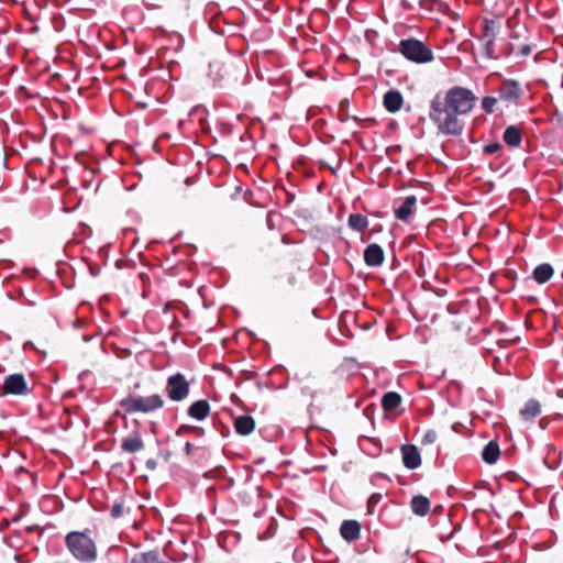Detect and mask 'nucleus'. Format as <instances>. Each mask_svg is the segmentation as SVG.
Masks as SVG:
<instances>
[{
  "instance_id": "obj_36",
  "label": "nucleus",
  "mask_w": 563,
  "mask_h": 563,
  "mask_svg": "<svg viewBox=\"0 0 563 563\" xmlns=\"http://www.w3.org/2000/svg\"><path fill=\"white\" fill-rule=\"evenodd\" d=\"M380 500V495L379 494H374L369 497L368 501H367V509H368V512L372 514L373 511V508L375 507V505Z\"/></svg>"
},
{
  "instance_id": "obj_31",
  "label": "nucleus",
  "mask_w": 563,
  "mask_h": 563,
  "mask_svg": "<svg viewBox=\"0 0 563 563\" xmlns=\"http://www.w3.org/2000/svg\"><path fill=\"white\" fill-rule=\"evenodd\" d=\"M192 431H199L200 434L205 433V430L201 427L189 426V424H181L177 429L176 434L177 435H181V434H185V433H192Z\"/></svg>"
},
{
  "instance_id": "obj_9",
  "label": "nucleus",
  "mask_w": 563,
  "mask_h": 563,
  "mask_svg": "<svg viewBox=\"0 0 563 563\" xmlns=\"http://www.w3.org/2000/svg\"><path fill=\"white\" fill-rule=\"evenodd\" d=\"M402 463L409 470H416L421 465V456L418 448L413 444H404L400 449Z\"/></svg>"
},
{
  "instance_id": "obj_12",
  "label": "nucleus",
  "mask_w": 563,
  "mask_h": 563,
  "mask_svg": "<svg viewBox=\"0 0 563 563\" xmlns=\"http://www.w3.org/2000/svg\"><path fill=\"white\" fill-rule=\"evenodd\" d=\"M383 104L388 112L395 113L401 109L404 97L398 90H388L384 95Z\"/></svg>"
},
{
  "instance_id": "obj_19",
  "label": "nucleus",
  "mask_w": 563,
  "mask_h": 563,
  "mask_svg": "<svg viewBox=\"0 0 563 563\" xmlns=\"http://www.w3.org/2000/svg\"><path fill=\"white\" fill-rule=\"evenodd\" d=\"M500 24L495 19H485L482 23V40H495Z\"/></svg>"
},
{
  "instance_id": "obj_37",
  "label": "nucleus",
  "mask_w": 563,
  "mask_h": 563,
  "mask_svg": "<svg viewBox=\"0 0 563 563\" xmlns=\"http://www.w3.org/2000/svg\"><path fill=\"white\" fill-rule=\"evenodd\" d=\"M417 0H413V1H410V0H400V5L406 9V10H415L416 9V5Z\"/></svg>"
},
{
  "instance_id": "obj_23",
  "label": "nucleus",
  "mask_w": 563,
  "mask_h": 563,
  "mask_svg": "<svg viewBox=\"0 0 563 563\" xmlns=\"http://www.w3.org/2000/svg\"><path fill=\"white\" fill-rule=\"evenodd\" d=\"M401 396L396 391H388L382 397V407L385 411H393L401 404Z\"/></svg>"
},
{
  "instance_id": "obj_33",
  "label": "nucleus",
  "mask_w": 563,
  "mask_h": 563,
  "mask_svg": "<svg viewBox=\"0 0 563 563\" xmlns=\"http://www.w3.org/2000/svg\"><path fill=\"white\" fill-rule=\"evenodd\" d=\"M527 33H528V31L526 30V27L521 26V27L515 29L510 33V38L514 40V41H517V40H520V38H523V40L527 41L528 40Z\"/></svg>"
},
{
  "instance_id": "obj_15",
  "label": "nucleus",
  "mask_w": 563,
  "mask_h": 563,
  "mask_svg": "<svg viewBox=\"0 0 563 563\" xmlns=\"http://www.w3.org/2000/svg\"><path fill=\"white\" fill-rule=\"evenodd\" d=\"M255 420L253 417L243 415L234 419L235 432L240 435L246 437L255 430Z\"/></svg>"
},
{
  "instance_id": "obj_7",
  "label": "nucleus",
  "mask_w": 563,
  "mask_h": 563,
  "mask_svg": "<svg viewBox=\"0 0 563 563\" xmlns=\"http://www.w3.org/2000/svg\"><path fill=\"white\" fill-rule=\"evenodd\" d=\"M31 389L27 387L26 379L23 374H10L4 377L2 383V394L22 396L27 395Z\"/></svg>"
},
{
  "instance_id": "obj_26",
  "label": "nucleus",
  "mask_w": 563,
  "mask_h": 563,
  "mask_svg": "<svg viewBox=\"0 0 563 563\" xmlns=\"http://www.w3.org/2000/svg\"><path fill=\"white\" fill-rule=\"evenodd\" d=\"M531 51H532L531 44L526 41L525 43H522L520 45L515 44V43H509L508 48L504 52V54L506 56H508L512 53H517V54H520L521 56H528L531 54Z\"/></svg>"
},
{
  "instance_id": "obj_43",
  "label": "nucleus",
  "mask_w": 563,
  "mask_h": 563,
  "mask_svg": "<svg viewBox=\"0 0 563 563\" xmlns=\"http://www.w3.org/2000/svg\"><path fill=\"white\" fill-rule=\"evenodd\" d=\"M218 85H219L220 87H224V85L221 82V79H218Z\"/></svg>"
},
{
  "instance_id": "obj_32",
  "label": "nucleus",
  "mask_w": 563,
  "mask_h": 563,
  "mask_svg": "<svg viewBox=\"0 0 563 563\" xmlns=\"http://www.w3.org/2000/svg\"><path fill=\"white\" fill-rule=\"evenodd\" d=\"M438 439V434L434 430H428L421 439L422 445L433 444Z\"/></svg>"
},
{
  "instance_id": "obj_40",
  "label": "nucleus",
  "mask_w": 563,
  "mask_h": 563,
  "mask_svg": "<svg viewBox=\"0 0 563 563\" xmlns=\"http://www.w3.org/2000/svg\"><path fill=\"white\" fill-rule=\"evenodd\" d=\"M339 119L342 122H345L349 120V114H347L346 110L340 111Z\"/></svg>"
},
{
  "instance_id": "obj_38",
  "label": "nucleus",
  "mask_w": 563,
  "mask_h": 563,
  "mask_svg": "<svg viewBox=\"0 0 563 563\" xmlns=\"http://www.w3.org/2000/svg\"><path fill=\"white\" fill-rule=\"evenodd\" d=\"M145 465H146V468H147V470L154 471V470H156V467H157V461H156V460H154V459H148V460L146 461Z\"/></svg>"
},
{
  "instance_id": "obj_42",
  "label": "nucleus",
  "mask_w": 563,
  "mask_h": 563,
  "mask_svg": "<svg viewBox=\"0 0 563 563\" xmlns=\"http://www.w3.org/2000/svg\"><path fill=\"white\" fill-rule=\"evenodd\" d=\"M185 183H186V185L189 186L191 184L190 178H186Z\"/></svg>"
},
{
  "instance_id": "obj_16",
  "label": "nucleus",
  "mask_w": 563,
  "mask_h": 563,
  "mask_svg": "<svg viewBox=\"0 0 563 563\" xmlns=\"http://www.w3.org/2000/svg\"><path fill=\"white\" fill-rule=\"evenodd\" d=\"M417 203L416 196H408L402 201L401 206L395 209V216L398 220L407 222L413 213V207Z\"/></svg>"
},
{
  "instance_id": "obj_45",
  "label": "nucleus",
  "mask_w": 563,
  "mask_h": 563,
  "mask_svg": "<svg viewBox=\"0 0 563 563\" xmlns=\"http://www.w3.org/2000/svg\"><path fill=\"white\" fill-rule=\"evenodd\" d=\"M541 428H544V421L543 419H540Z\"/></svg>"
},
{
  "instance_id": "obj_3",
  "label": "nucleus",
  "mask_w": 563,
  "mask_h": 563,
  "mask_svg": "<svg viewBox=\"0 0 563 563\" xmlns=\"http://www.w3.org/2000/svg\"><path fill=\"white\" fill-rule=\"evenodd\" d=\"M398 52L416 64H427L434 59L432 49L422 41L413 37L404 38L398 44Z\"/></svg>"
},
{
  "instance_id": "obj_21",
  "label": "nucleus",
  "mask_w": 563,
  "mask_h": 563,
  "mask_svg": "<svg viewBox=\"0 0 563 563\" xmlns=\"http://www.w3.org/2000/svg\"><path fill=\"white\" fill-rule=\"evenodd\" d=\"M499 455H500V450H499V445L496 441L488 442L482 452V459L487 464L496 463Z\"/></svg>"
},
{
  "instance_id": "obj_44",
  "label": "nucleus",
  "mask_w": 563,
  "mask_h": 563,
  "mask_svg": "<svg viewBox=\"0 0 563 563\" xmlns=\"http://www.w3.org/2000/svg\"><path fill=\"white\" fill-rule=\"evenodd\" d=\"M541 428H544V421L543 419H540Z\"/></svg>"
},
{
  "instance_id": "obj_30",
  "label": "nucleus",
  "mask_w": 563,
  "mask_h": 563,
  "mask_svg": "<svg viewBox=\"0 0 563 563\" xmlns=\"http://www.w3.org/2000/svg\"><path fill=\"white\" fill-rule=\"evenodd\" d=\"M124 512V503L123 500L115 501L110 509V516L112 519L120 518Z\"/></svg>"
},
{
  "instance_id": "obj_28",
  "label": "nucleus",
  "mask_w": 563,
  "mask_h": 563,
  "mask_svg": "<svg viewBox=\"0 0 563 563\" xmlns=\"http://www.w3.org/2000/svg\"><path fill=\"white\" fill-rule=\"evenodd\" d=\"M185 453L187 456L205 457L206 449L201 446H194L190 442L185 443Z\"/></svg>"
},
{
  "instance_id": "obj_34",
  "label": "nucleus",
  "mask_w": 563,
  "mask_h": 563,
  "mask_svg": "<svg viewBox=\"0 0 563 563\" xmlns=\"http://www.w3.org/2000/svg\"><path fill=\"white\" fill-rule=\"evenodd\" d=\"M499 331L506 334L504 339L498 341L499 345H501V342H509V343H512V344L519 342V336H514L512 338L510 334H508L504 324L499 325Z\"/></svg>"
},
{
  "instance_id": "obj_1",
  "label": "nucleus",
  "mask_w": 563,
  "mask_h": 563,
  "mask_svg": "<svg viewBox=\"0 0 563 563\" xmlns=\"http://www.w3.org/2000/svg\"><path fill=\"white\" fill-rule=\"evenodd\" d=\"M476 101L475 93L463 86H452L444 91H438L429 106V119L438 134L461 136L466 125L465 118L473 111Z\"/></svg>"
},
{
  "instance_id": "obj_27",
  "label": "nucleus",
  "mask_w": 563,
  "mask_h": 563,
  "mask_svg": "<svg viewBox=\"0 0 563 563\" xmlns=\"http://www.w3.org/2000/svg\"><path fill=\"white\" fill-rule=\"evenodd\" d=\"M483 54L488 59H498L499 55L495 53V40H484Z\"/></svg>"
},
{
  "instance_id": "obj_29",
  "label": "nucleus",
  "mask_w": 563,
  "mask_h": 563,
  "mask_svg": "<svg viewBox=\"0 0 563 563\" xmlns=\"http://www.w3.org/2000/svg\"><path fill=\"white\" fill-rule=\"evenodd\" d=\"M498 100H499L498 98L493 97V96L484 97L482 99V109L486 113H493L495 111V106L497 104Z\"/></svg>"
},
{
  "instance_id": "obj_25",
  "label": "nucleus",
  "mask_w": 563,
  "mask_h": 563,
  "mask_svg": "<svg viewBox=\"0 0 563 563\" xmlns=\"http://www.w3.org/2000/svg\"><path fill=\"white\" fill-rule=\"evenodd\" d=\"M349 227L357 232H364L368 225V220L361 213H351L347 219Z\"/></svg>"
},
{
  "instance_id": "obj_14",
  "label": "nucleus",
  "mask_w": 563,
  "mask_h": 563,
  "mask_svg": "<svg viewBox=\"0 0 563 563\" xmlns=\"http://www.w3.org/2000/svg\"><path fill=\"white\" fill-rule=\"evenodd\" d=\"M210 410L211 408L209 401L206 399H200L189 406L187 413L191 418L203 420L209 416Z\"/></svg>"
},
{
  "instance_id": "obj_6",
  "label": "nucleus",
  "mask_w": 563,
  "mask_h": 563,
  "mask_svg": "<svg viewBox=\"0 0 563 563\" xmlns=\"http://www.w3.org/2000/svg\"><path fill=\"white\" fill-rule=\"evenodd\" d=\"M523 96V88L518 80L505 79L498 88V99L506 104H517Z\"/></svg>"
},
{
  "instance_id": "obj_13",
  "label": "nucleus",
  "mask_w": 563,
  "mask_h": 563,
  "mask_svg": "<svg viewBox=\"0 0 563 563\" xmlns=\"http://www.w3.org/2000/svg\"><path fill=\"white\" fill-rule=\"evenodd\" d=\"M340 533L347 542L355 541L360 538L361 525L356 520H344L341 525Z\"/></svg>"
},
{
  "instance_id": "obj_41",
  "label": "nucleus",
  "mask_w": 563,
  "mask_h": 563,
  "mask_svg": "<svg viewBox=\"0 0 563 563\" xmlns=\"http://www.w3.org/2000/svg\"><path fill=\"white\" fill-rule=\"evenodd\" d=\"M347 107V101L346 100H342L340 102V111H343L345 110V108Z\"/></svg>"
},
{
  "instance_id": "obj_5",
  "label": "nucleus",
  "mask_w": 563,
  "mask_h": 563,
  "mask_svg": "<svg viewBox=\"0 0 563 563\" xmlns=\"http://www.w3.org/2000/svg\"><path fill=\"white\" fill-rule=\"evenodd\" d=\"M189 383L181 373H176L168 377L166 384V394L175 402L183 401L189 395Z\"/></svg>"
},
{
  "instance_id": "obj_17",
  "label": "nucleus",
  "mask_w": 563,
  "mask_h": 563,
  "mask_svg": "<svg viewBox=\"0 0 563 563\" xmlns=\"http://www.w3.org/2000/svg\"><path fill=\"white\" fill-rule=\"evenodd\" d=\"M504 142L511 147H518L520 146L522 142V131L517 125H509L506 128L504 135H503Z\"/></svg>"
},
{
  "instance_id": "obj_2",
  "label": "nucleus",
  "mask_w": 563,
  "mask_h": 563,
  "mask_svg": "<svg viewBox=\"0 0 563 563\" xmlns=\"http://www.w3.org/2000/svg\"><path fill=\"white\" fill-rule=\"evenodd\" d=\"M65 543L74 558L82 563L95 562L98 558L95 541L85 532L71 531L67 533Z\"/></svg>"
},
{
  "instance_id": "obj_24",
  "label": "nucleus",
  "mask_w": 563,
  "mask_h": 563,
  "mask_svg": "<svg viewBox=\"0 0 563 563\" xmlns=\"http://www.w3.org/2000/svg\"><path fill=\"white\" fill-rule=\"evenodd\" d=\"M131 563H167L165 561H162L159 558V553L156 550L147 551V552H141L135 554Z\"/></svg>"
},
{
  "instance_id": "obj_39",
  "label": "nucleus",
  "mask_w": 563,
  "mask_h": 563,
  "mask_svg": "<svg viewBox=\"0 0 563 563\" xmlns=\"http://www.w3.org/2000/svg\"><path fill=\"white\" fill-rule=\"evenodd\" d=\"M287 282H288V285L294 286L297 283V278L292 273H289L288 277H287Z\"/></svg>"
},
{
  "instance_id": "obj_46",
  "label": "nucleus",
  "mask_w": 563,
  "mask_h": 563,
  "mask_svg": "<svg viewBox=\"0 0 563 563\" xmlns=\"http://www.w3.org/2000/svg\"><path fill=\"white\" fill-rule=\"evenodd\" d=\"M541 428H544V421L543 419H540Z\"/></svg>"
},
{
  "instance_id": "obj_4",
  "label": "nucleus",
  "mask_w": 563,
  "mask_h": 563,
  "mask_svg": "<svg viewBox=\"0 0 563 563\" xmlns=\"http://www.w3.org/2000/svg\"><path fill=\"white\" fill-rule=\"evenodd\" d=\"M165 405L164 399L161 395L155 394L147 397L129 395L120 401L121 408L126 413H148L158 409H162Z\"/></svg>"
},
{
  "instance_id": "obj_22",
  "label": "nucleus",
  "mask_w": 563,
  "mask_h": 563,
  "mask_svg": "<svg viewBox=\"0 0 563 563\" xmlns=\"http://www.w3.org/2000/svg\"><path fill=\"white\" fill-rule=\"evenodd\" d=\"M541 412V405L536 399H530L526 402L525 407L520 410V416L523 420L530 421Z\"/></svg>"
},
{
  "instance_id": "obj_47",
  "label": "nucleus",
  "mask_w": 563,
  "mask_h": 563,
  "mask_svg": "<svg viewBox=\"0 0 563 563\" xmlns=\"http://www.w3.org/2000/svg\"><path fill=\"white\" fill-rule=\"evenodd\" d=\"M192 433H195V434H197V435H201V434L199 433V431H192Z\"/></svg>"
},
{
  "instance_id": "obj_10",
  "label": "nucleus",
  "mask_w": 563,
  "mask_h": 563,
  "mask_svg": "<svg viewBox=\"0 0 563 563\" xmlns=\"http://www.w3.org/2000/svg\"><path fill=\"white\" fill-rule=\"evenodd\" d=\"M385 260V254L380 245L373 243L369 244L364 251V262L367 266L378 267L382 266Z\"/></svg>"
},
{
  "instance_id": "obj_11",
  "label": "nucleus",
  "mask_w": 563,
  "mask_h": 563,
  "mask_svg": "<svg viewBox=\"0 0 563 563\" xmlns=\"http://www.w3.org/2000/svg\"><path fill=\"white\" fill-rule=\"evenodd\" d=\"M417 5L420 9V13H432V12H442V13H453L449 5L442 0H417Z\"/></svg>"
},
{
  "instance_id": "obj_8",
  "label": "nucleus",
  "mask_w": 563,
  "mask_h": 563,
  "mask_svg": "<svg viewBox=\"0 0 563 563\" xmlns=\"http://www.w3.org/2000/svg\"><path fill=\"white\" fill-rule=\"evenodd\" d=\"M145 446L142 434L139 430H134L124 437L121 441V450L129 454H135Z\"/></svg>"
},
{
  "instance_id": "obj_20",
  "label": "nucleus",
  "mask_w": 563,
  "mask_h": 563,
  "mask_svg": "<svg viewBox=\"0 0 563 563\" xmlns=\"http://www.w3.org/2000/svg\"><path fill=\"white\" fill-rule=\"evenodd\" d=\"M554 274L553 267L548 264H540L533 269V278L539 284L549 282Z\"/></svg>"
},
{
  "instance_id": "obj_18",
  "label": "nucleus",
  "mask_w": 563,
  "mask_h": 563,
  "mask_svg": "<svg viewBox=\"0 0 563 563\" xmlns=\"http://www.w3.org/2000/svg\"><path fill=\"white\" fill-rule=\"evenodd\" d=\"M410 507L415 515L423 517L430 511L431 503L428 497L417 495L412 497Z\"/></svg>"
},
{
  "instance_id": "obj_35",
  "label": "nucleus",
  "mask_w": 563,
  "mask_h": 563,
  "mask_svg": "<svg viewBox=\"0 0 563 563\" xmlns=\"http://www.w3.org/2000/svg\"><path fill=\"white\" fill-rule=\"evenodd\" d=\"M501 148H503V146L500 143L494 142V143L486 144L483 147V152L485 154H495V153L499 152Z\"/></svg>"
}]
</instances>
